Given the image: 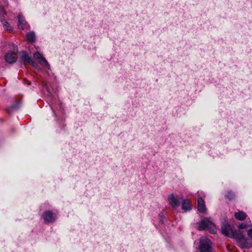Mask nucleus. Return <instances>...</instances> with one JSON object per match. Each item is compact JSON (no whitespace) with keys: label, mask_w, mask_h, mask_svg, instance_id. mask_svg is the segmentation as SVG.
Wrapping results in <instances>:
<instances>
[{"label":"nucleus","mask_w":252,"mask_h":252,"mask_svg":"<svg viewBox=\"0 0 252 252\" xmlns=\"http://www.w3.org/2000/svg\"><path fill=\"white\" fill-rule=\"evenodd\" d=\"M247 234L249 237L252 239V228L248 230Z\"/></svg>","instance_id":"18"},{"label":"nucleus","mask_w":252,"mask_h":252,"mask_svg":"<svg viewBox=\"0 0 252 252\" xmlns=\"http://www.w3.org/2000/svg\"><path fill=\"white\" fill-rule=\"evenodd\" d=\"M199 250L200 252H214L212 247L211 240L205 237L200 238Z\"/></svg>","instance_id":"2"},{"label":"nucleus","mask_w":252,"mask_h":252,"mask_svg":"<svg viewBox=\"0 0 252 252\" xmlns=\"http://www.w3.org/2000/svg\"><path fill=\"white\" fill-rule=\"evenodd\" d=\"M197 208L200 213H204L206 212L205 202L201 197H199L197 199Z\"/></svg>","instance_id":"9"},{"label":"nucleus","mask_w":252,"mask_h":252,"mask_svg":"<svg viewBox=\"0 0 252 252\" xmlns=\"http://www.w3.org/2000/svg\"><path fill=\"white\" fill-rule=\"evenodd\" d=\"M27 40L28 42H32L34 41L35 35L33 32H31L27 33Z\"/></svg>","instance_id":"15"},{"label":"nucleus","mask_w":252,"mask_h":252,"mask_svg":"<svg viewBox=\"0 0 252 252\" xmlns=\"http://www.w3.org/2000/svg\"><path fill=\"white\" fill-rule=\"evenodd\" d=\"M30 84H31V83H30V82H29V83H28V85H30Z\"/></svg>","instance_id":"19"},{"label":"nucleus","mask_w":252,"mask_h":252,"mask_svg":"<svg viewBox=\"0 0 252 252\" xmlns=\"http://www.w3.org/2000/svg\"><path fill=\"white\" fill-rule=\"evenodd\" d=\"M232 238L236 240L237 244L240 248L243 249L250 247L248 239L245 238L242 234H235L234 233V236Z\"/></svg>","instance_id":"3"},{"label":"nucleus","mask_w":252,"mask_h":252,"mask_svg":"<svg viewBox=\"0 0 252 252\" xmlns=\"http://www.w3.org/2000/svg\"><path fill=\"white\" fill-rule=\"evenodd\" d=\"M17 59V51H10L7 52L5 56V61L9 63L15 62Z\"/></svg>","instance_id":"7"},{"label":"nucleus","mask_w":252,"mask_h":252,"mask_svg":"<svg viewBox=\"0 0 252 252\" xmlns=\"http://www.w3.org/2000/svg\"><path fill=\"white\" fill-rule=\"evenodd\" d=\"M234 216L236 219L240 220H243L247 217V215L242 211H239L235 213Z\"/></svg>","instance_id":"13"},{"label":"nucleus","mask_w":252,"mask_h":252,"mask_svg":"<svg viewBox=\"0 0 252 252\" xmlns=\"http://www.w3.org/2000/svg\"><path fill=\"white\" fill-rule=\"evenodd\" d=\"M182 209L185 211H190L191 209L190 202L188 199H185L183 201Z\"/></svg>","instance_id":"12"},{"label":"nucleus","mask_w":252,"mask_h":252,"mask_svg":"<svg viewBox=\"0 0 252 252\" xmlns=\"http://www.w3.org/2000/svg\"><path fill=\"white\" fill-rule=\"evenodd\" d=\"M198 230H207L211 233H215L216 229L215 224L211 218L206 219L198 223Z\"/></svg>","instance_id":"1"},{"label":"nucleus","mask_w":252,"mask_h":252,"mask_svg":"<svg viewBox=\"0 0 252 252\" xmlns=\"http://www.w3.org/2000/svg\"><path fill=\"white\" fill-rule=\"evenodd\" d=\"M251 226V224L247 225L245 223H242L239 225L238 227L239 229H245V228H246L249 226Z\"/></svg>","instance_id":"17"},{"label":"nucleus","mask_w":252,"mask_h":252,"mask_svg":"<svg viewBox=\"0 0 252 252\" xmlns=\"http://www.w3.org/2000/svg\"><path fill=\"white\" fill-rule=\"evenodd\" d=\"M168 199L172 207L175 208L178 206V200L173 194L169 195L168 197Z\"/></svg>","instance_id":"11"},{"label":"nucleus","mask_w":252,"mask_h":252,"mask_svg":"<svg viewBox=\"0 0 252 252\" xmlns=\"http://www.w3.org/2000/svg\"><path fill=\"white\" fill-rule=\"evenodd\" d=\"M18 24L19 29L24 30L28 27V23L25 20V18L21 15H18Z\"/></svg>","instance_id":"8"},{"label":"nucleus","mask_w":252,"mask_h":252,"mask_svg":"<svg viewBox=\"0 0 252 252\" xmlns=\"http://www.w3.org/2000/svg\"><path fill=\"white\" fill-rule=\"evenodd\" d=\"M0 21L4 28L9 32H12V29L8 22L4 19L0 17Z\"/></svg>","instance_id":"14"},{"label":"nucleus","mask_w":252,"mask_h":252,"mask_svg":"<svg viewBox=\"0 0 252 252\" xmlns=\"http://www.w3.org/2000/svg\"><path fill=\"white\" fill-rule=\"evenodd\" d=\"M42 217L44 221L48 223L54 222L57 218L56 214H53L50 211H47L44 212Z\"/></svg>","instance_id":"6"},{"label":"nucleus","mask_w":252,"mask_h":252,"mask_svg":"<svg viewBox=\"0 0 252 252\" xmlns=\"http://www.w3.org/2000/svg\"><path fill=\"white\" fill-rule=\"evenodd\" d=\"M33 58L43 67H45L48 69L50 68V65L47 60L45 58H43L38 52H36L34 54Z\"/></svg>","instance_id":"4"},{"label":"nucleus","mask_w":252,"mask_h":252,"mask_svg":"<svg viewBox=\"0 0 252 252\" xmlns=\"http://www.w3.org/2000/svg\"><path fill=\"white\" fill-rule=\"evenodd\" d=\"M235 194L231 191H228L226 194V197L229 200H232L235 197Z\"/></svg>","instance_id":"16"},{"label":"nucleus","mask_w":252,"mask_h":252,"mask_svg":"<svg viewBox=\"0 0 252 252\" xmlns=\"http://www.w3.org/2000/svg\"><path fill=\"white\" fill-rule=\"evenodd\" d=\"M221 233L223 235L228 237H232L234 236V232L231 226L227 222H224L221 226Z\"/></svg>","instance_id":"5"},{"label":"nucleus","mask_w":252,"mask_h":252,"mask_svg":"<svg viewBox=\"0 0 252 252\" xmlns=\"http://www.w3.org/2000/svg\"><path fill=\"white\" fill-rule=\"evenodd\" d=\"M20 56L24 62H26L32 65H33L34 63V62L32 60L31 58L29 56L28 54L26 52H21Z\"/></svg>","instance_id":"10"}]
</instances>
